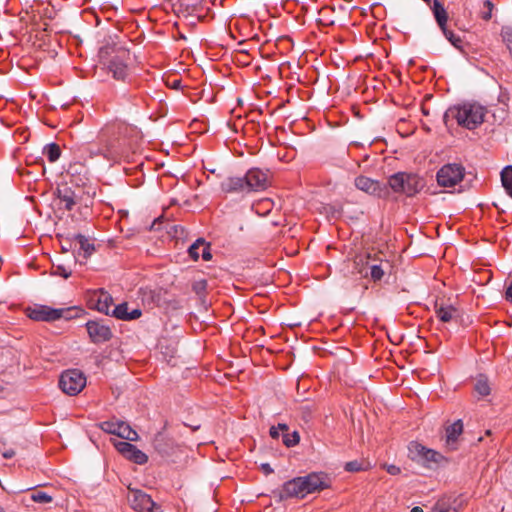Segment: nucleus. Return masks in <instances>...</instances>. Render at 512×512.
Here are the masks:
<instances>
[{"instance_id":"obj_1","label":"nucleus","mask_w":512,"mask_h":512,"mask_svg":"<svg viewBox=\"0 0 512 512\" xmlns=\"http://www.w3.org/2000/svg\"><path fill=\"white\" fill-rule=\"evenodd\" d=\"M330 486L324 473H310L284 483L282 492L287 497L304 498L306 495L322 491Z\"/></svg>"},{"instance_id":"obj_2","label":"nucleus","mask_w":512,"mask_h":512,"mask_svg":"<svg viewBox=\"0 0 512 512\" xmlns=\"http://www.w3.org/2000/svg\"><path fill=\"white\" fill-rule=\"evenodd\" d=\"M485 113L486 110L482 105L465 102L449 108L444 115V120L447 123L449 118L456 119L460 126L472 130L483 123Z\"/></svg>"},{"instance_id":"obj_3","label":"nucleus","mask_w":512,"mask_h":512,"mask_svg":"<svg viewBox=\"0 0 512 512\" xmlns=\"http://www.w3.org/2000/svg\"><path fill=\"white\" fill-rule=\"evenodd\" d=\"M389 187L395 193H401L412 197L425 187L422 177L414 173L398 172L389 177Z\"/></svg>"},{"instance_id":"obj_4","label":"nucleus","mask_w":512,"mask_h":512,"mask_svg":"<svg viewBox=\"0 0 512 512\" xmlns=\"http://www.w3.org/2000/svg\"><path fill=\"white\" fill-rule=\"evenodd\" d=\"M26 315L34 321H55L61 318L71 319V308H51L47 305L35 304L26 309Z\"/></svg>"},{"instance_id":"obj_5","label":"nucleus","mask_w":512,"mask_h":512,"mask_svg":"<svg viewBox=\"0 0 512 512\" xmlns=\"http://www.w3.org/2000/svg\"><path fill=\"white\" fill-rule=\"evenodd\" d=\"M130 53L127 50H119L109 61L107 65L108 72L117 81H127L130 76L129 62Z\"/></svg>"},{"instance_id":"obj_6","label":"nucleus","mask_w":512,"mask_h":512,"mask_svg":"<svg viewBox=\"0 0 512 512\" xmlns=\"http://www.w3.org/2000/svg\"><path fill=\"white\" fill-rule=\"evenodd\" d=\"M86 385L85 375L78 369L64 371L59 379V386L68 395L80 393Z\"/></svg>"},{"instance_id":"obj_7","label":"nucleus","mask_w":512,"mask_h":512,"mask_svg":"<svg viewBox=\"0 0 512 512\" xmlns=\"http://www.w3.org/2000/svg\"><path fill=\"white\" fill-rule=\"evenodd\" d=\"M465 170L460 164H446L437 172L436 178L439 186L451 188L463 180Z\"/></svg>"},{"instance_id":"obj_8","label":"nucleus","mask_w":512,"mask_h":512,"mask_svg":"<svg viewBox=\"0 0 512 512\" xmlns=\"http://www.w3.org/2000/svg\"><path fill=\"white\" fill-rule=\"evenodd\" d=\"M408 457L423 466H429L431 463H439L442 459L440 453L426 448L418 442H411L408 445Z\"/></svg>"},{"instance_id":"obj_9","label":"nucleus","mask_w":512,"mask_h":512,"mask_svg":"<svg viewBox=\"0 0 512 512\" xmlns=\"http://www.w3.org/2000/svg\"><path fill=\"white\" fill-rule=\"evenodd\" d=\"M130 506L137 512H161L150 495L138 489H129L127 496Z\"/></svg>"},{"instance_id":"obj_10","label":"nucleus","mask_w":512,"mask_h":512,"mask_svg":"<svg viewBox=\"0 0 512 512\" xmlns=\"http://www.w3.org/2000/svg\"><path fill=\"white\" fill-rule=\"evenodd\" d=\"M249 192H258L265 190L270 184V176L268 170L259 168H251L244 175Z\"/></svg>"},{"instance_id":"obj_11","label":"nucleus","mask_w":512,"mask_h":512,"mask_svg":"<svg viewBox=\"0 0 512 512\" xmlns=\"http://www.w3.org/2000/svg\"><path fill=\"white\" fill-rule=\"evenodd\" d=\"M355 186L357 189L376 197H385L388 195V188L377 180L358 176L355 179Z\"/></svg>"},{"instance_id":"obj_12","label":"nucleus","mask_w":512,"mask_h":512,"mask_svg":"<svg viewBox=\"0 0 512 512\" xmlns=\"http://www.w3.org/2000/svg\"><path fill=\"white\" fill-rule=\"evenodd\" d=\"M87 332L93 343H102L111 339L112 332L109 326L98 322L88 321L86 323Z\"/></svg>"},{"instance_id":"obj_13","label":"nucleus","mask_w":512,"mask_h":512,"mask_svg":"<svg viewBox=\"0 0 512 512\" xmlns=\"http://www.w3.org/2000/svg\"><path fill=\"white\" fill-rule=\"evenodd\" d=\"M91 157L102 156L109 159L113 156V144L106 138L104 133L98 137V143H91L86 148Z\"/></svg>"},{"instance_id":"obj_14","label":"nucleus","mask_w":512,"mask_h":512,"mask_svg":"<svg viewBox=\"0 0 512 512\" xmlns=\"http://www.w3.org/2000/svg\"><path fill=\"white\" fill-rule=\"evenodd\" d=\"M112 303L113 300L110 294L103 290L95 292L89 299V304L91 308H94L97 311L104 313L106 315L111 314Z\"/></svg>"},{"instance_id":"obj_15","label":"nucleus","mask_w":512,"mask_h":512,"mask_svg":"<svg viewBox=\"0 0 512 512\" xmlns=\"http://www.w3.org/2000/svg\"><path fill=\"white\" fill-rule=\"evenodd\" d=\"M245 178L243 177H228L220 184L221 190L224 193H248Z\"/></svg>"},{"instance_id":"obj_16","label":"nucleus","mask_w":512,"mask_h":512,"mask_svg":"<svg viewBox=\"0 0 512 512\" xmlns=\"http://www.w3.org/2000/svg\"><path fill=\"white\" fill-rule=\"evenodd\" d=\"M111 315L120 320L131 321L140 318L142 311L140 309L128 311V304L120 303L112 309Z\"/></svg>"},{"instance_id":"obj_17","label":"nucleus","mask_w":512,"mask_h":512,"mask_svg":"<svg viewBox=\"0 0 512 512\" xmlns=\"http://www.w3.org/2000/svg\"><path fill=\"white\" fill-rule=\"evenodd\" d=\"M463 432V423L461 420L455 421L446 428V444L455 449L456 441Z\"/></svg>"},{"instance_id":"obj_18","label":"nucleus","mask_w":512,"mask_h":512,"mask_svg":"<svg viewBox=\"0 0 512 512\" xmlns=\"http://www.w3.org/2000/svg\"><path fill=\"white\" fill-rule=\"evenodd\" d=\"M431 512H458L456 499L452 497H443L439 499Z\"/></svg>"},{"instance_id":"obj_19","label":"nucleus","mask_w":512,"mask_h":512,"mask_svg":"<svg viewBox=\"0 0 512 512\" xmlns=\"http://www.w3.org/2000/svg\"><path fill=\"white\" fill-rule=\"evenodd\" d=\"M431 8L440 29L447 26L448 14L443 4L440 3L438 0H434Z\"/></svg>"},{"instance_id":"obj_20","label":"nucleus","mask_w":512,"mask_h":512,"mask_svg":"<svg viewBox=\"0 0 512 512\" xmlns=\"http://www.w3.org/2000/svg\"><path fill=\"white\" fill-rule=\"evenodd\" d=\"M58 198L60 200V203L64 206L66 210H72L75 206V194L74 192L68 188L65 187L63 189H58Z\"/></svg>"},{"instance_id":"obj_21","label":"nucleus","mask_w":512,"mask_h":512,"mask_svg":"<svg viewBox=\"0 0 512 512\" xmlns=\"http://www.w3.org/2000/svg\"><path fill=\"white\" fill-rule=\"evenodd\" d=\"M435 312L437 318L444 323L452 321L457 316V309L452 305L436 306Z\"/></svg>"},{"instance_id":"obj_22","label":"nucleus","mask_w":512,"mask_h":512,"mask_svg":"<svg viewBox=\"0 0 512 512\" xmlns=\"http://www.w3.org/2000/svg\"><path fill=\"white\" fill-rule=\"evenodd\" d=\"M118 434L117 436L128 440V441H137L139 436L137 432L132 429V427L126 422L120 421V425L118 426Z\"/></svg>"},{"instance_id":"obj_23","label":"nucleus","mask_w":512,"mask_h":512,"mask_svg":"<svg viewBox=\"0 0 512 512\" xmlns=\"http://www.w3.org/2000/svg\"><path fill=\"white\" fill-rule=\"evenodd\" d=\"M501 182L506 193L512 198V165L506 166L501 171Z\"/></svg>"},{"instance_id":"obj_24","label":"nucleus","mask_w":512,"mask_h":512,"mask_svg":"<svg viewBox=\"0 0 512 512\" xmlns=\"http://www.w3.org/2000/svg\"><path fill=\"white\" fill-rule=\"evenodd\" d=\"M125 458L139 465L148 461V456L135 445H132V449L126 454Z\"/></svg>"},{"instance_id":"obj_25","label":"nucleus","mask_w":512,"mask_h":512,"mask_svg":"<svg viewBox=\"0 0 512 512\" xmlns=\"http://www.w3.org/2000/svg\"><path fill=\"white\" fill-rule=\"evenodd\" d=\"M43 154L47 157V159L50 162L53 163L59 159L61 150L57 144L50 143L43 148Z\"/></svg>"},{"instance_id":"obj_26","label":"nucleus","mask_w":512,"mask_h":512,"mask_svg":"<svg viewBox=\"0 0 512 512\" xmlns=\"http://www.w3.org/2000/svg\"><path fill=\"white\" fill-rule=\"evenodd\" d=\"M75 239L78 241L80 250L83 251L85 257L93 253L94 245L91 244L85 236L78 234L75 236Z\"/></svg>"},{"instance_id":"obj_27","label":"nucleus","mask_w":512,"mask_h":512,"mask_svg":"<svg viewBox=\"0 0 512 512\" xmlns=\"http://www.w3.org/2000/svg\"><path fill=\"white\" fill-rule=\"evenodd\" d=\"M475 390L481 396L489 395L490 394V386H489L488 380L485 377L480 376L476 381Z\"/></svg>"},{"instance_id":"obj_28","label":"nucleus","mask_w":512,"mask_h":512,"mask_svg":"<svg viewBox=\"0 0 512 512\" xmlns=\"http://www.w3.org/2000/svg\"><path fill=\"white\" fill-rule=\"evenodd\" d=\"M120 425V420L112 419L108 421H104L100 424L101 429L108 433L117 435L118 434V426Z\"/></svg>"},{"instance_id":"obj_29","label":"nucleus","mask_w":512,"mask_h":512,"mask_svg":"<svg viewBox=\"0 0 512 512\" xmlns=\"http://www.w3.org/2000/svg\"><path fill=\"white\" fill-rule=\"evenodd\" d=\"M204 244V239H197L188 249V254L193 260H198L201 254V245Z\"/></svg>"},{"instance_id":"obj_30","label":"nucleus","mask_w":512,"mask_h":512,"mask_svg":"<svg viewBox=\"0 0 512 512\" xmlns=\"http://www.w3.org/2000/svg\"><path fill=\"white\" fill-rule=\"evenodd\" d=\"M445 38L456 48H460L462 44V40L459 36L455 35L452 31H450L447 26L441 28Z\"/></svg>"},{"instance_id":"obj_31","label":"nucleus","mask_w":512,"mask_h":512,"mask_svg":"<svg viewBox=\"0 0 512 512\" xmlns=\"http://www.w3.org/2000/svg\"><path fill=\"white\" fill-rule=\"evenodd\" d=\"M272 206L273 203L270 199H264L257 204H253L252 210L255 211L257 214H265L272 208Z\"/></svg>"},{"instance_id":"obj_32","label":"nucleus","mask_w":512,"mask_h":512,"mask_svg":"<svg viewBox=\"0 0 512 512\" xmlns=\"http://www.w3.org/2000/svg\"><path fill=\"white\" fill-rule=\"evenodd\" d=\"M282 440H283V443L287 446V447H293L295 446L296 444H298L299 440H300V437H299V434L298 432L294 431L293 433H288L287 431H284L283 435H282Z\"/></svg>"},{"instance_id":"obj_33","label":"nucleus","mask_w":512,"mask_h":512,"mask_svg":"<svg viewBox=\"0 0 512 512\" xmlns=\"http://www.w3.org/2000/svg\"><path fill=\"white\" fill-rule=\"evenodd\" d=\"M367 269L370 271V277L374 281H379L382 279L384 275V270L381 266V264H367Z\"/></svg>"},{"instance_id":"obj_34","label":"nucleus","mask_w":512,"mask_h":512,"mask_svg":"<svg viewBox=\"0 0 512 512\" xmlns=\"http://www.w3.org/2000/svg\"><path fill=\"white\" fill-rule=\"evenodd\" d=\"M493 9V3L490 0H485L483 2V11L481 12V18L485 21L490 20L492 17Z\"/></svg>"},{"instance_id":"obj_35","label":"nucleus","mask_w":512,"mask_h":512,"mask_svg":"<svg viewBox=\"0 0 512 512\" xmlns=\"http://www.w3.org/2000/svg\"><path fill=\"white\" fill-rule=\"evenodd\" d=\"M31 499L37 503H50L52 497L43 491H36L31 495Z\"/></svg>"},{"instance_id":"obj_36","label":"nucleus","mask_w":512,"mask_h":512,"mask_svg":"<svg viewBox=\"0 0 512 512\" xmlns=\"http://www.w3.org/2000/svg\"><path fill=\"white\" fill-rule=\"evenodd\" d=\"M132 445L133 444L125 441H117L114 443L116 450L124 457L132 449Z\"/></svg>"},{"instance_id":"obj_37","label":"nucleus","mask_w":512,"mask_h":512,"mask_svg":"<svg viewBox=\"0 0 512 512\" xmlns=\"http://www.w3.org/2000/svg\"><path fill=\"white\" fill-rule=\"evenodd\" d=\"M365 469L366 468L363 467L362 463H360L357 460L349 461L345 464V470L348 472H359V471H363Z\"/></svg>"},{"instance_id":"obj_38","label":"nucleus","mask_w":512,"mask_h":512,"mask_svg":"<svg viewBox=\"0 0 512 512\" xmlns=\"http://www.w3.org/2000/svg\"><path fill=\"white\" fill-rule=\"evenodd\" d=\"M53 269H54L53 273L55 275H59L65 279L70 277L71 273H72L71 270L68 269L67 267H65L64 265H56V266H54Z\"/></svg>"},{"instance_id":"obj_39","label":"nucleus","mask_w":512,"mask_h":512,"mask_svg":"<svg viewBox=\"0 0 512 512\" xmlns=\"http://www.w3.org/2000/svg\"><path fill=\"white\" fill-rule=\"evenodd\" d=\"M288 430V427L286 424H278V426H272L270 428V436L274 439H277L279 438L280 436V431L284 432V431H287Z\"/></svg>"},{"instance_id":"obj_40","label":"nucleus","mask_w":512,"mask_h":512,"mask_svg":"<svg viewBox=\"0 0 512 512\" xmlns=\"http://www.w3.org/2000/svg\"><path fill=\"white\" fill-rule=\"evenodd\" d=\"M203 260L209 261L212 258V255L210 253V247L209 244L204 240V244L201 245V254Z\"/></svg>"},{"instance_id":"obj_41","label":"nucleus","mask_w":512,"mask_h":512,"mask_svg":"<svg viewBox=\"0 0 512 512\" xmlns=\"http://www.w3.org/2000/svg\"><path fill=\"white\" fill-rule=\"evenodd\" d=\"M384 468L386 469V471L390 474V475H398L400 474L401 472V469L400 467L396 466V465H393V464H385L384 465Z\"/></svg>"},{"instance_id":"obj_42","label":"nucleus","mask_w":512,"mask_h":512,"mask_svg":"<svg viewBox=\"0 0 512 512\" xmlns=\"http://www.w3.org/2000/svg\"><path fill=\"white\" fill-rule=\"evenodd\" d=\"M261 469L264 472V474H266V475L273 473V469L270 466V464H268V463H262Z\"/></svg>"},{"instance_id":"obj_43","label":"nucleus","mask_w":512,"mask_h":512,"mask_svg":"<svg viewBox=\"0 0 512 512\" xmlns=\"http://www.w3.org/2000/svg\"><path fill=\"white\" fill-rule=\"evenodd\" d=\"M2 455L5 459H10V458L14 457L15 452L13 449H8V450L4 451Z\"/></svg>"},{"instance_id":"obj_44","label":"nucleus","mask_w":512,"mask_h":512,"mask_svg":"<svg viewBox=\"0 0 512 512\" xmlns=\"http://www.w3.org/2000/svg\"><path fill=\"white\" fill-rule=\"evenodd\" d=\"M506 299L512 302V282L509 284L506 290Z\"/></svg>"},{"instance_id":"obj_45","label":"nucleus","mask_w":512,"mask_h":512,"mask_svg":"<svg viewBox=\"0 0 512 512\" xmlns=\"http://www.w3.org/2000/svg\"><path fill=\"white\" fill-rule=\"evenodd\" d=\"M410 512H424L423 509L419 506H415L411 509Z\"/></svg>"},{"instance_id":"obj_46","label":"nucleus","mask_w":512,"mask_h":512,"mask_svg":"<svg viewBox=\"0 0 512 512\" xmlns=\"http://www.w3.org/2000/svg\"><path fill=\"white\" fill-rule=\"evenodd\" d=\"M179 83H180L179 81H175V83H174V87L178 86V85H179Z\"/></svg>"},{"instance_id":"obj_47","label":"nucleus","mask_w":512,"mask_h":512,"mask_svg":"<svg viewBox=\"0 0 512 512\" xmlns=\"http://www.w3.org/2000/svg\"><path fill=\"white\" fill-rule=\"evenodd\" d=\"M0 512H5L4 509L0 506Z\"/></svg>"}]
</instances>
